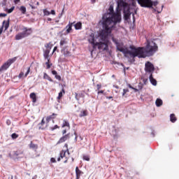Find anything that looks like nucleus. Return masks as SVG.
Returning <instances> with one entry per match:
<instances>
[{"mask_svg":"<svg viewBox=\"0 0 179 179\" xmlns=\"http://www.w3.org/2000/svg\"><path fill=\"white\" fill-rule=\"evenodd\" d=\"M46 50L44 52L43 57L44 58H48L50 57V52L51 51V48H52L53 45L51 43H48L46 45Z\"/></svg>","mask_w":179,"mask_h":179,"instance_id":"7","label":"nucleus"},{"mask_svg":"<svg viewBox=\"0 0 179 179\" xmlns=\"http://www.w3.org/2000/svg\"><path fill=\"white\" fill-rule=\"evenodd\" d=\"M58 48L57 46H55L54 48H53V51H52V54H54V52H55L57 51V49Z\"/></svg>","mask_w":179,"mask_h":179,"instance_id":"37","label":"nucleus"},{"mask_svg":"<svg viewBox=\"0 0 179 179\" xmlns=\"http://www.w3.org/2000/svg\"><path fill=\"white\" fill-rule=\"evenodd\" d=\"M76 174L77 179L80 178V175L82 174V171L79 170V168L78 166L76 168Z\"/></svg>","mask_w":179,"mask_h":179,"instance_id":"14","label":"nucleus"},{"mask_svg":"<svg viewBox=\"0 0 179 179\" xmlns=\"http://www.w3.org/2000/svg\"><path fill=\"white\" fill-rule=\"evenodd\" d=\"M43 78L47 79L49 82H53L52 78H51V77H50L46 73H43Z\"/></svg>","mask_w":179,"mask_h":179,"instance_id":"21","label":"nucleus"},{"mask_svg":"<svg viewBox=\"0 0 179 179\" xmlns=\"http://www.w3.org/2000/svg\"><path fill=\"white\" fill-rule=\"evenodd\" d=\"M155 104L157 107H160V106H163V101L160 99H157L155 101Z\"/></svg>","mask_w":179,"mask_h":179,"instance_id":"20","label":"nucleus"},{"mask_svg":"<svg viewBox=\"0 0 179 179\" xmlns=\"http://www.w3.org/2000/svg\"><path fill=\"white\" fill-rule=\"evenodd\" d=\"M50 129H51L52 131H54V129H57L59 128V127H58V125H55L54 127H50Z\"/></svg>","mask_w":179,"mask_h":179,"instance_id":"33","label":"nucleus"},{"mask_svg":"<svg viewBox=\"0 0 179 179\" xmlns=\"http://www.w3.org/2000/svg\"><path fill=\"white\" fill-rule=\"evenodd\" d=\"M138 3H139V5H141V6H143V8H152V6H157V3H159V2L157 1H154L153 3H152V1L150 0H137Z\"/></svg>","mask_w":179,"mask_h":179,"instance_id":"4","label":"nucleus"},{"mask_svg":"<svg viewBox=\"0 0 179 179\" xmlns=\"http://www.w3.org/2000/svg\"><path fill=\"white\" fill-rule=\"evenodd\" d=\"M103 93H104V91H103V90L98 92V94H103Z\"/></svg>","mask_w":179,"mask_h":179,"instance_id":"41","label":"nucleus"},{"mask_svg":"<svg viewBox=\"0 0 179 179\" xmlns=\"http://www.w3.org/2000/svg\"><path fill=\"white\" fill-rule=\"evenodd\" d=\"M171 122H176V121H177V119L176 118V115L174 114L171 115Z\"/></svg>","mask_w":179,"mask_h":179,"instance_id":"25","label":"nucleus"},{"mask_svg":"<svg viewBox=\"0 0 179 179\" xmlns=\"http://www.w3.org/2000/svg\"><path fill=\"white\" fill-rule=\"evenodd\" d=\"M50 117H47L46 120L45 121L44 119L42 120L41 122V125L43 127L44 125V124H46V127H48V122H50Z\"/></svg>","mask_w":179,"mask_h":179,"instance_id":"17","label":"nucleus"},{"mask_svg":"<svg viewBox=\"0 0 179 179\" xmlns=\"http://www.w3.org/2000/svg\"><path fill=\"white\" fill-rule=\"evenodd\" d=\"M87 115V110H81L80 113V117H86Z\"/></svg>","mask_w":179,"mask_h":179,"instance_id":"23","label":"nucleus"},{"mask_svg":"<svg viewBox=\"0 0 179 179\" xmlns=\"http://www.w3.org/2000/svg\"><path fill=\"white\" fill-rule=\"evenodd\" d=\"M16 61V57H14L13 59H9L7 60L0 68V72H3L4 71H6V69H9V66H10L11 64H13Z\"/></svg>","mask_w":179,"mask_h":179,"instance_id":"5","label":"nucleus"},{"mask_svg":"<svg viewBox=\"0 0 179 179\" xmlns=\"http://www.w3.org/2000/svg\"><path fill=\"white\" fill-rule=\"evenodd\" d=\"M133 90H134V92H138V89H136V88L133 87Z\"/></svg>","mask_w":179,"mask_h":179,"instance_id":"45","label":"nucleus"},{"mask_svg":"<svg viewBox=\"0 0 179 179\" xmlns=\"http://www.w3.org/2000/svg\"><path fill=\"white\" fill-rule=\"evenodd\" d=\"M8 28H9V19H8L7 20H4L3 22L2 27L0 28V36L1 34H2V31H3V29L5 31H6L8 30Z\"/></svg>","mask_w":179,"mask_h":179,"instance_id":"8","label":"nucleus"},{"mask_svg":"<svg viewBox=\"0 0 179 179\" xmlns=\"http://www.w3.org/2000/svg\"><path fill=\"white\" fill-rule=\"evenodd\" d=\"M15 3H19L20 2V0H14Z\"/></svg>","mask_w":179,"mask_h":179,"instance_id":"42","label":"nucleus"},{"mask_svg":"<svg viewBox=\"0 0 179 179\" xmlns=\"http://www.w3.org/2000/svg\"><path fill=\"white\" fill-rule=\"evenodd\" d=\"M113 41L116 44L117 49L120 52H122L125 57H129L130 58H146V57H150L153 55L156 51H157V45L153 41L148 42L146 48H138L131 45L129 48L122 46V43H118L113 37H112Z\"/></svg>","mask_w":179,"mask_h":179,"instance_id":"2","label":"nucleus"},{"mask_svg":"<svg viewBox=\"0 0 179 179\" xmlns=\"http://www.w3.org/2000/svg\"><path fill=\"white\" fill-rule=\"evenodd\" d=\"M128 87H129V89H133L134 87L132 86H131V85H128Z\"/></svg>","mask_w":179,"mask_h":179,"instance_id":"44","label":"nucleus"},{"mask_svg":"<svg viewBox=\"0 0 179 179\" xmlns=\"http://www.w3.org/2000/svg\"><path fill=\"white\" fill-rule=\"evenodd\" d=\"M52 75H55V76H56V75H58V73H57V71H55V70H53V71H52Z\"/></svg>","mask_w":179,"mask_h":179,"instance_id":"34","label":"nucleus"},{"mask_svg":"<svg viewBox=\"0 0 179 179\" xmlns=\"http://www.w3.org/2000/svg\"><path fill=\"white\" fill-rule=\"evenodd\" d=\"M43 14L45 16H49V15H51L50 11L47 10V9L43 10Z\"/></svg>","mask_w":179,"mask_h":179,"instance_id":"28","label":"nucleus"},{"mask_svg":"<svg viewBox=\"0 0 179 179\" xmlns=\"http://www.w3.org/2000/svg\"><path fill=\"white\" fill-rule=\"evenodd\" d=\"M51 15H53L55 16V10H52L51 12H50Z\"/></svg>","mask_w":179,"mask_h":179,"instance_id":"39","label":"nucleus"},{"mask_svg":"<svg viewBox=\"0 0 179 179\" xmlns=\"http://www.w3.org/2000/svg\"><path fill=\"white\" fill-rule=\"evenodd\" d=\"M32 179H34V178H32Z\"/></svg>","mask_w":179,"mask_h":179,"instance_id":"50","label":"nucleus"},{"mask_svg":"<svg viewBox=\"0 0 179 179\" xmlns=\"http://www.w3.org/2000/svg\"><path fill=\"white\" fill-rule=\"evenodd\" d=\"M83 159L86 162H89L90 160V157L89 155H83Z\"/></svg>","mask_w":179,"mask_h":179,"instance_id":"27","label":"nucleus"},{"mask_svg":"<svg viewBox=\"0 0 179 179\" xmlns=\"http://www.w3.org/2000/svg\"><path fill=\"white\" fill-rule=\"evenodd\" d=\"M45 59H47V61H48L45 63L47 69H50V68H51V66H52V64L50 63V57H48V58H45Z\"/></svg>","mask_w":179,"mask_h":179,"instance_id":"16","label":"nucleus"},{"mask_svg":"<svg viewBox=\"0 0 179 179\" xmlns=\"http://www.w3.org/2000/svg\"><path fill=\"white\" fill-rule=\"evenodd\" d=\"M96 87H97L98 90H100V89H101V85L98 84V85H96Z\"/></svg>","mask_w":179,"mask_h":179,"instance_id":"36","label":"nucleus"},{"mask_svg":"<svg viewBox=\"0 0 179 179\" xmlns=\"http://www.w3.org/2000/svg\"><path fill=\"white\" fill-rule=\"evenodd\" d=\"M106 99H108V100H110V99H113V96H106Z\"/></svg>","mask_w":179,"mask_h":179,"instance_id":"43","label":"nucleus"},{"mask_svg":"<svg viewBox=\"0 0 179 179\" xmlns=\"http://www.w3.org/2000/svg\"><path fill=\"white\" fill-rule=\"evenodd\" d=\"M150 81L151 82L152 85H153L154 86H156V85H157V82L156 81V80H155V78H153L152 75L150 76Z\"/></svg>","mask_w":179,"mask_h":179,"instance_id":"18","label":"nucleus"},{"mask_svg":"<svg viewBox=\"0 0 179 179\" xmlns=\"http://www.w3.org/2000/svg\"><path fill=\"white\" fill-rule=\"evenodd\" d=\"M30 99L32 100V103H36L37 101V96H36V93L32 92L29 95Z\"/></svg>","mask_w":179,"mask_h":179,"instance_id":"13","label":"nucleus"},{"mask_svg":"<svg viewBox=\"0 0 179 179\" xmlns=\"http://www.w3.org/2000/svg\"><path fill=\"white\" fill-rule=\"evenodd\" d=\"M15 10V7H12L11 8L8 10V13H12L13 10Z\"/></svg>","mask_w":179,"mask_h":179,"instance_id":"31","label":"nucleus"},{"mask_svg":"<svg viewBox=\"0 0 179 179\" xmlns=\"http://www.w3.org/2000/svg\"><path fill=\"white\" fill-rule=\"evenodd\" d=\"M62 127L64 128V129L62 131L63 135H65V134H66V131L71 129V127L69 126V122L66 121H64Z\"/></svg>","mask_w":179,"mask_h":179,"instance_id":"10","label":"nucleus"},{"mask_svg":"<svg viewBox=\"0 0 179 179\" xmlns=\"http://www.w3.org/2000/svg\"><path fill=\"white\" fill-rule=\"evenodd\" d=\"M64 94H65V90L62 89V91L59 93V95L57 96V100H61Z\"/></svg>","mask_w":179,"mask_h":179,"instance_id":"19","label":"nucleus"},{"mask_svg":"<svg viewBox=\"0 0 179 179\" xmlns=\"http://www.w3.org/2000/svg\"><path fill=\"white\" fill-rule=\"evenodd\" d=\"M64 55H65L66 57H68V55H66V54H65V53H64Z\"/></svg>","mask_w":179,"mask_h":179,"instance_id":"48","label":"nucleus"},{"mask_svg":"<svg viewBox=\"0 0 179 179\" xmlns=\"http://www.w3.org/2000/svg\"><path fill=\"white\" fill-rule=\"evenodd\" d=\"M19 137V135H17V134H13L12 135H11V138H13V139H16L17 138H18Z\"/></svg>","mask_w":179,"mask_h":179,"instance_id":"29","label":"nucleus"},{"mask_svg":"<svg viewBox=\"0 0 179 179\" xmlns=\"http://www.w3.org/2000/svg\"><path fill=\"white\" fill-rule=\"evenodd\" d=\"M55 79H57V80H61V76H59V75H56L55 76Z\"/></svg>","mask_w":179,"mask_h":179,"instance_id":"32","label":"nucleus"},{"mask_svg":"<svg viewBox=\"0 0 179 179\" xmlns=\"http://www.w3.org/2000/svg\"><path fill=\"white\" fill-rule=\"evenodd\" d=\"M116 89H118V87L115 86Z\"/></svg>","mask_w":179,"mask_h":179,"instance_id":"49","label":"nucleus"},{"mask_svg":"<svg viewBox=\"0 0 179 179\" xmlns=\"http://www.w3.org/2000/svg\"><path fill=\"white\" fill-rule=\"evenodd\" d=\"M29 73H30V68H28L27 71L25 73V75L24 73H20L18 76V78H19V79H22V78H27V75H29Z\"/></svg>","mask_w":179,"mask_h":179,"instance_id":"12","label":"nucleus"},{"mask_svg":"<svg viewBox=\"0 0 179 179\" xmlns=\"http://www.w3.org/2000/svg\"><path fill=\"white\" fill-rule=\"evenodd\" d=\"M2 16L3 17H5V16H6V14L5 13H1L0 14V17Z\"/></svg>","mask_w":179,"mask_h":179,"instance_id":"40","label":"nucleus"},{"mask_svg":"<svg viewBox=\"0 0 179 179\" xmlns=\"http://www.w3.org/2000/svg\"><path fill=\"white\" fill-rule=\"evenodd\" d=\"M65 44V41H60V45H64Z\"/></svg>","mask_w":179,"mask_h":179,"instance_id":"38","label":"nucleus"},{"mask_svg":"<svg viewBox=\"0 0 179 179\" xmlns=\"http://www.w3.org/2000/svg\"><path fill=\"white\" fill-rule=\"evenodd\" d=\"M145 72H153V71H155V66L152 63L148 62L147 63H145Z\"/></svg>","mask_w":179,"mask_h":179,"instance_id":"9","label":"nucleus"},{"mask_svg":"<svg viewBox=\"0 0 179 179\" xmlns=\"http://www.w3.org/2000/svg\"><path fill=\"white\" fill-rule=\"evenodd\" d=\"M69 138V134H66L62 137L59 141L57 142V145H59V143H64L68 138Z\"/></svg>","mask_w":179,"mask_h":179,"instance_id":"11","label":"nucleus"},{"mask_svg":"<svg viewBox=\"0 0 179 179\" xmlns=\"http://www.w3.org/2000/svg\"><path fill=\"white\" fill-rule=\"evenodd\" d=\"M121 6L124 8V20H128L131 16L129 6L124 1H120L114 13V6H110L108 13L103 15L100 23L102 24V29L95 34H91L88 41L96 45L99 50H106L108 44V38L111 37V31L115 24L121 23Z\"/></svg>","mask_w":179,"mask_h":179,"instance_id":"1","label":"nucleus"},{"mask_svg":"<svg viewBox=\"0 0 179 179\" xmlns=\"http://www.w3.org/2000/svg\"><path fill=\"white\" fill-rule=\"evenodd\" d=\"M64 150H63L60 152V157L57 159V162H61V159H64L65 157L64 163H66L68 162V159H69V150L68 149V144H65Z\"/></svg>","mask_w":179,"mask_h":179,"instance_id":"3","label":"nucleus"},{"mask_svg":"<svg viewBox=\"0 0 179 179\" xmlns=\"http://www.w3.org/2000/svg\"><path fill=\"white\" fill-rule=\"evenodd\" d=\"M36 5H40V3L38 2L36 3Z\"/></svg>","mask_w":179,"mask_h":179,"instance_id":"47","label":"nucleus"},{"mask_svg":"<svg viewBox=\"0 0 179 179\" xmlns=\"http://www.w3.org/2000/svg\"><path fill=\"white\" fill-rule=\"evenodd\" d=\"M91 2H92V3H94V2H96V0H91Z\"/></svg>","mask_w":179,"mask_h":179,"instance_id":"46","label":"nucleus"},{"mask_svg":"<svg viewBox=\"0 0 179 179\" xmlns=\"http://www.w3.org/2000/svg\"><path fill=\"white\" fill-rule=\"evenodd\" d=\"M72 23H69L66 27V34H69V33L71 31H72Z\"/></svg>","mask_w":179,"mask_h":179,"instance_id":"15","label":"nucleus"},{"mask_svg":"<svg viewBox=\"0 0 179 179\" xmlns=\"http://www.w3.org/2000/svg\"><path fill=\"white\" fill-rule=\"evenodd\" d=\"M128 92H129V90L128 89H124L122 96H125V94H127V93H128Z\"/></svg>","mask_w":179,"mask_h":179,"instance_id":"30","label":"nucleus"},{"mask_svg":"<svg viewBox=\"0 0 179 179\" xmlns=\"http://www.w3.org/2000/svg\"><path fill=\"white\" fill-rule=\"evenodd\" d=\"M29 147L31 149H33V150H34L35 152L37 150L38 147L36 144L31 143Z\"/></svg>","mask_w":179,"mask_h":179,"instance_id":"24","label":"nucleus"},{"mask_svg":"<svg viewBox=\"0 0 179 179\" xmlns=\"http://www.w3.org/2000/svg\"><path fill=\"white\" fill-rule=\"evenodd\" d=\"M74 27L76 30H80V29H82V24L80 22H77L74 24Z\"/></svg>","mask_w":179,"mask_h":179,"instance_id":"22","label":"nucleus"},{"mask_svg":"<svg viewBox=\"0 0 179 179\" xmlns=\"http://www.w3.org/2000/svg\"><path fill=\"white\" fill-rule=\"evenodd\" d=\"M31 34V29H27L26 28L24 29V33L18 34L15 36L16 40H22V38H24L27 36Z\"/></svg>","mask_w":179,"mask_h":179,"instance_id":"6","label":"nucleus"},{"mask_svg":"<svg viewBox=\"0 0 179 179\" xmlns=\"http://www.w3.org/2000/svg\"><path fill=\"white\" fill-rule=\"evenodd\" d=\"M20 10L22 12V13H23V15H24V13H26V7L22 6L20 7Z\"/></svg>","mask_w":179,"mask_h":179,"instance_id":"26","label":"nucleus"},{"mask_svg":"<svg viewBox=\"0 0 179 179\" xmlns=\"http://www.w3.org/2000/svg\"><path fill=\"white\" fill-rule=\"evenodd\" d=\"M50 162H52V163H56V160H55V158H51L50 159Z\"/></svg>","mask_w":179,"mask_h":179,"instance_id":"35","label":"nucleus"}]
</instances>
